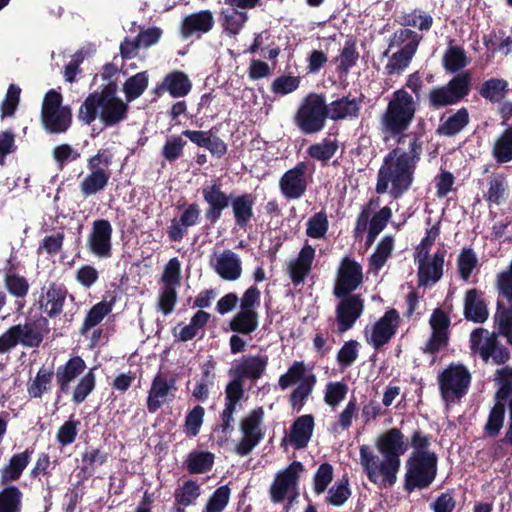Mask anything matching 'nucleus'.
Here are the masks:
<instances>
[{
  "label": "nucleus",
  "instance_id": "nucleus-36",
  "mask_svg": "<svg viewBox=\"0 0 512 512\" xmlns=\"http://www.w3.org/2000/svg\"><path fill=\"white\" fill-rule=\"evenodd\" d=\"M470 122L469 111L466 107H461L448 117L442 115L440 124L436 129L439 136L453 137L459 134Z\"/></svg>",
  "mask_w": 512,
  "mask_h": 512
},
{
  "label": "nucleus",
  "instance_id": "nucleus-54",
  "mask_svg": "<svg viewBox=\"0 0 512 512\" xmlns=\"http://www.w3.org/2000/svg\"><path fill=\"white\" fill-rule=\"evenodd\" d=\"M505 419V403L496 402L491 408L487 422L484 426L485 434L490 438H495L499 435Z\"/></svg>",
  "mask_w": 512,
  "mask_h": 512
},
{
  "label": "nucleus",
  "instance_id": "nucleus-21",
  "mask_svg": "<svg viewBox=\"0 0 512 512\" xmlns=\"http://www.w3.org/2000/svg\"><path fill=\"white\" fill-rule=\"evenodd\" d=\"M400 324V316L396 309L387 310L372 327L368 343L375 350L381 349L394 337Z\"/></svg>",
  "mask_w": 512,
  "mask_h": 512
},
{
  "label": "nucleus",
  "instance_id": "nucleus-34",
  "mask_svg": "<svg viewBox=\"0 0 512 512\" xmlns=\"http://www.w3.org/2000/svg\"><path fill=\"white\" fill-rule=\"evenodd\" d=\"M314 417L305 414L295 419L290 428L289 441L295 449L307 447L314 430Z\"/></svg>",
  "mask_w": 512,
  "mask_h": 512
},
{
  "label": "nucleus",
  "instance_id": "nucleus-47",
  "mask_svg": "<svg viewBox=\"0 0 512 512\" xmlns=\"http://www.w3.org/2000/svg\"><path fill=\"white\" fill-rule=\"evenodd\" d=\"M415 53L414 45H404V47L392 54L388 60L385 66L386 74L391 76L403 72L409 66Z\"/></svg>",
  "mask_w": 512,
  "mask_h": 512
},
{
  "label": "nucleus",
  "instance_id": "nucleus-46",
  "mask_svg": "<svg viewBox=\"0 0 512 512\" xmlns=\"http://www.w3.org/2000/svg\"><path fill=\"white\" fill-rule=\"evenodd\" d=\"M0 490V512H22L23 492L15 485H3Z\"/></svg>",
  "mask_w": 512,
  "mask_h": 512
},
{
  "label": "nucleus",
  "instance_id": "nucleus-48",
  "mask_svg": "<svg viewBox=\"0 0 512 512\" xmlns=\"http://www.w3.org/2000/svg\"><path fill=\"white\" fill-rule=\"evenodd\" d=\"M112 309L113 301L107 302L103 300L93 305L83 321L80 332L86 334L89 330L100 324Z\"/></svg>",
  "mask_w": 512,
  "mask_h": 512
},
{
  "label": "nucleus",
  "instance_id": "nucleus-57",
  "mask_svg": "<svg viewBox=\"0 0 512 512\" xmlns=\"http://www.w3.org/2000/svg\"><path fill=\"white\" fill-rule=\"evenodd\" d=\"M186 144L181 135H170L163 144L161 155L169 163H174L183 156Z\"/></svg>",
  "mask_w": 512,
  "mask_h": 512
},
{
  "label": "nucleus",
  "instance_id": "nucleus-31",
  "mask_svg": "<svg viewBox=\"0 0 512 512\" xmlns=\"http://www.w3.org/2000/svg\"><path fill=\"white\" fill-rule=\"evenodd\" d=\"M314 258L315 249L311 245L305 244L297 258L288 265V273L293 284L299 285L304 282L311 271Z\"/></svg>",
  "mask_w": 512,
  "mask_h": 512
},
{
  "label": "nucleus",
  "instance_id": "nucleus-9",
  "mask_svg": "<svg viewBox=\"0 0 512 512\" xmlns=\"http://www.w3.org/2000/svg\"><path fill=\"white\" fill-rule=\"evenodd\" d=\"M113 153L108 148H102L87 159V174L79 184V189L84 198L103 191L109 183L111 171L109 167L113 163Z\"/></svg>",
  "mask_w": 512,
  "mask_h": 512
},
{
  "label": "nucleus",
  "instance_id": "nucleus-6",
  "mask_svg": "<svg viewBox=\"0 0 512 512\" xmlns=\"http://www.w3.org/2000/svg\"><path fill=\"white\" fill-rule=\"evenodd\" d=\"M48 326L45 316H40L33 322L11 326L0 335V354L9 352L19 343L28 348L39 347L44 334L49 332Z\"/></svg>",
  "mask_w": 512,
  "mask_h": 512
},
{
  "label": "nucleus",
  "instance_id": "nucleus-41",
  "mask_svg": "<svg viewBox=\"0 0 512 512\" xmlns=\"http://www.w3.org/2000/svg\"><path fill=\"white\" fill-rule=\"evenodd\" d=\"M491 155L498 164L512 161V125L505 128L494 140Z\"/></svg>",
  "mask_w": 512,
  "mask_h": 512
},
{
  "label": "nucleus",
  "instance_id": "nucleus-45",
  "mask_svg": "<svg viewBox=\"0 0 512 512\" xmlns=\"http://www.w3.org/2000/svg\"><path fill=\"white\" fill-rule=\"evenodd\" d=\"M108 460V453L99 448H87L81 456L82 466L80 473L84 479L92 477L96 471L97 466L105 464Z\"/></svg>",
  "mask_w": 512,
  "mask_h": 512
},
{
  "label": "nucleus",
  "instance_id": "nucleus-1",
  "mask_svg": "<svg viewBox=\"0 0 512 512\" xmlns=\"http://www.w3.org/2000/svg\"><path fill=\"white\" fill-rule=\"evenodd\" d=\"M409 136L408 150L397 147L384 157L377 174L375 190L378 194L386 193L389 183L390 195L394 199L402 197L411 188L423 152V135L421 132H412Z\"/></svg>",
  "mask_w": 512,
  "mask_h": 512
},
{
  "label": "nucleus",
  "instance_id": "nucleus-10",
  "mask_svg": "<svg viewBox=\"0 0 512 512\" xmlns=\"http://www.w3.org/2000/svg\"><path fill=\"white\" fill-rule=\"evenodd\" d=\"M437 461L436 453L411 454L406 461L404 489L412 492L428 488L436 478Z\"/></svg>",
  "mask_w": 512,
  "mask_h": 512
},
{
  "label": "nucleus",
  "instance_id": "nucleus-63",
  "mask_svg": "<svg viewBox=\"0 0 512 512\" xmlns=\"http://www.w3.org/2000/svg\"><path fill=\"white\" fill-rule=\"evenodd\" d=\"M21 88L16 84H10L5 97L0 103L1 119L14 116L20 103Z\"/></svg>",
  "mask_w": 512,
  "mask_h": 512
},
{
  "label": "nucleus",
  "instance_id": "nucleus-26",
  "mask_svg": "<svg viewBox=\"0 0 512 512\" xmlns=\"http://www.w3.org/2000/svg\"><path fill=\"white\" fill-rule=\"evenodd\" d=\"M200 207L196 202L190 203L181 213L179 218H173L167 229L170 241L180 242L188 233V228L199 222Z\"/></svg>",
  "mask_w": 512,
  "mask_h": 512
},
{
  "label": "nucleus",
  "instance_id": "nucleus-15",
  "mask_svg": "<svg viewBox=\"0 0 512 512\" xmlns=\"http://www.w3.org/2000/svg\"><path fill=\"white\" fill-rule=\"evenodd\" d=\"M201 195L206 204L204 218L209 226H214L222 218L223 212L231 206L233 196L223 191L217 180L202 186Z\"/></svg>",
  "mask_w": 512,
  "mask_h": 512
},
{
  "label": "nucleus",
  "instance_id": "nucleus-51",
  "mask_svg": "<svg viewBox=\"0 0 512 512\" xmlns=\"http://www.w3.org/2000/svg\"><path fill=\"white\" fill-rule=\"evenodd\" d=\"M315 384L316 376L314 374H309L291 392L289 402L294 410H297L299 412L302 409V407L305 405L307 398L312 393Z\"/></svg>",
  "mask_w": 512,
  "mask_h": 512
},
{
  "label": "nucleus",
  "instance_id": "nucleus-53",
  "mask_svg": "<svg viewBox=\"0 0 512 512\" xmlns=\"http://www.w3.org/2000/svg\"><path fill=\"white\" fill-rule=\"evenodd\" d=\"M338 141L324 138L320 143L312 144L307 149V154L314 160L327 163L337 152Z\"/></svg>",
  "mask_w": 512,
  "mask_h": 512
},
{
  "label": "nucleus",
  "instance_id": "nucleus-24",
  "mask_svg": "<svg viewBox=\"0 0 512 512\" xmlns=\"http://www.w3.org/2000/svg\"><path fill=\"white\" fill-rule=\"evenodd\" d=\"M463 315L467 321L483 324L489 318L484 292L477 288L466 290L463 299Z\"/></svg>",
  "mask_w": 512,
  "mask_h": 512
},
{
  "label": "nucleus",
  "instance_id": "nucleus-7",
  "mask_svg": "<svg viewBox=\"0 0 512 512\" xmlns=\"http://www.w3.org/2000/svg\"><path fill=\"white\" fill-rule=\"evenodd\" d=\"M328 115L325 96L311 92L299 105L294 115V124L305 135L317 134L324 129Z\"/></svg>",
  "mask_w": 512,
  "mask_h": 512
},
{
  "label": "nucleus",
  "instance_id": "nucleus-52",
  "mask_svg": "<svg viewBox=\"0 0 512 512\" xmlns=\"http://www.w3.org/2000/svg\"><path fill=\"white\" fill-rule=\"evenodd\" d=\"M95 368H90L78 381L72 391V402L75 405L83 403L96 387Z\"/></svg>",
  "mask_w": 512,
  "mask_h": 512
},
{
  "label": "nucleus",
  "instance_id": "nucleus-30",
  "mask_svg": "<svg viewBox=\"0 0 512 512\" xmlns=\"http://www.w3.org/2000/svg\"><path fill=\"white\" fill-rule=\"evenodd\" d=\"M175 378L167 379L161 373L154 377L147 397V409L149 413H155L165 402L171 390H176Z\"/></svg>",
  "mask_w": 512,
  "mask_h": 512
},
{
  "label": "nucleus",
  "instance_id": "nucleus-29",
  "mask_svg": "<svg viewBox=\"0 0 512 512\" xmlns=\"http://www.w3.org/2000/svg\"><path fill=\"white\" fill-rule=\"evenodd\" d=\"M34 450L27 448L23 452L13 454L8 463L0 469V484L11 485L18 481L29 465Z\"/></svg>",
  "mask_w": 512,
  "mask_h": 512
},
{
  "label": "nucleus",
  "instance_id": "nucleus-64",
  "mask_svg": "<svg viewBox=\"0 0 512 512\" xmlns=\"http://www.w3.org/2000/svg\"><path fill=\"white\" fill-rule=\"evenodd\" d=\"M231 489L228 485L218 487L209 497L205 512H222L229 503Z\"/></svg>",
  "mask_w": 512,
  "mask_h": 512
},
{
  "label": "nucleus",
  "instance_id": "nucleus-5",
  "mask_svg": "<svg viewBox=\"0 0 512 512\" xmlns=\"http://www.w3.org/2000/svg\"><path fill=\"white\" fill-rule=\"evenodd\" d=\"M472 74L462 71L446 84L432 87L427 94L428 107L432 110L453 106L463 101L471 92Z\"/></svg>",
  "mask_w": 512,
  "mask_h": 512
},
{
  "label": "nucleus",
  "instance_id": "nucleus-55",
  "mask_svg": "<svg viewBox=\"0 0 512 512\" xmlns=\"http://www.w3.org/2000/svg\"><path fill=\"white\" fill-rule=\"evenodd\" d=\"M352 491L349 486V479L344 476L342 479L336 481L334 485L328 490V496L325 502L328 505L340 507L350 498Z\"/></svg>",
  "mask_w": 512,
  "mask_h": 512
},
{
  "label": "nucleus",
  "instance_id": "nucleus-58",
  "mask_svg": "<svg viewBox=\"0 0 512 512\" xmlns=\"http://www.w3.org/2000/svg\"><path fill=\"white\" fill-rule=\"evenodd\" d=\"M236 411V407L225 405L223 411L220 413L221 423L216 425L214 431L217 433V443L223 445L226 443L234 430L233 414Z\"/></svg>",
  "mask_w": 512,
  "mask_h": 512
},
{
  "label": "nucleus",
  "instance_id": "nucleus-56",
  "mask_svg": "<svg viewBox=\"0 0 512 512\" xmlns=\"http://www.w3.org/2000/svg\"><path fill=\"white\" fill-rule=\"evenodd\" d=\"M200 485L195 480H187L174 492V504L193 505L200 496Z\"/></svg>",
  "mask_w": 512,
  "mask_h": 512
},
{
  "label": "nucleus",
  "instance_id": "nucleus-19",
  "mask_svg": "<svg viewBox=\"0 0 512 512\" xmlns=\"http://www.w3.org/2000/svg\"><path fill=\"white\" fill-rule=\"evenodd\" d=\"M336 306V333L342 334L350 330L364 311V300L361 295H347L338 297Z\"/></svg>",
  "mask_w": 512,
  "mask_h": 512
},
{
  "label": "nucleus",
  "instance_id": "nucleus-42",
  "mask_svg": "<svg viewBox=\"0 0 512 512\" xmlns=\"http://www.w3.org/2000/svg\"><path fill=\"white\" fill-rule=\"evenodd\" d=\"M259 314L257 311H238L229 321V328L237 334L250 335L257 328L259 324Z\"/></svg>",
  "mask_w": 512,
  "mask_h": 512
},
{
  "label": "nucleus",
  "instance_id": "nucleus-14",
  "mask_svg": "<svg viewBox=\"0 0 512 512\" xmlns=\"http://www.w3.org/2000/svg\"><path fill=\"white\" fill-rule=\"evenodd\" d=\"M264 417V411L262 407L253 409L240 424V429L243 434L241 440L235 447V452L239 456L249 455L253 449L262 441L264 438V432L262 431V422Z\"/></svg>",
  "mask_w": 512,
  "mask_h": 512
},
{
  "label": "nucleus",
  "instance_id": "nucleus-2",
  "mask_svg": "<svg viewBox=\"0 0 512 512\" xmlns=\"http://www.w3.org/2000/svg\"><path fill=\"white\" fill-rule=\"evenodd\" d=\"M378 452L384 457L380 461L369 445L363 444L359 448L360 464L370 482L383 486H392L397 481V473L401 466L400 457L408 450L405 436L398 428H390L380 434L375 440Z\"/></svg>",
  "mask_w": 512,
  "mask_h": 512
},
{
  "label": "nucleus",
  "instance_id": "nucleus-28",
  "mask_svg": "<svg viewBox=\"0 0 512 512\" xmlns=\"http://www.w3.org/2000/svg\"><path fill=\"white\" fill-rule=\"evenodd\" d=\"M214 17L210 10H202L187 15L181 23V35L188 39L194 35L199 38L202 34H206L214 27Z\"/></svg>",
  "mask_w": 512,
  "mask_h": 512
},
{
  "label": "nucleus",
  "instance_id": "nucleus-18",
  "mask_svg": "<svg viewBox=\"0 0 512 512\" xmlns=\"http://www.w3.org/2000/svg\"><path fill=\"white\" fill-rule=\"evenodd\" d=\"M113 227L107 219L93 221L91 232L88 235L86 246L94 256L107 259L112 256Z\"/></svg>",
  "mask_w": 512,
  "mask_h": 512
},
{
  "label": "nucleus",
  "instance_id": "nucleus-8",
  "mask_svg": "<svg viewBox=\"0 0 512 512\" xmlns=\"http://www.w3.org/2000/svg\"><path fill=\"white\" fill-rule=\"evenodd\" d=\"M63 96L55 89L46 92L41 106V123L49 134H63L72 125V109L62 105Z\"/></svg>",
  "mask_w": 512,
  "mask_h": 512
},
{
  "label": "nucleus",
  "instance_id": "nucleus-16",
  "mask_svg": "<svg viewBox=\"0 0 512 512\" xmlns=\"http://www.w3.org/2000/svg\"><path fill=\"white\" fill-rule=\"evenodd\" d=\"M74 300V296L69 294L67 287L63 283L55 281L42 286L41 293L37 301L38 308L49 318H56L62 312L67 297Z\"/></svg>",
  "mask_w": 512,
  "mask_h": 512
},
{
  "label": "nucleus",
  "instance_id": "nucleus-40",
  "mask_svg": "<svg viewBox=\"0 0 512 512\" xmlns=\"http://www.w3.org/2000/svg\"><path fill=\"white\" fill-rule=\"evenodd\" d=\"M54 370L42 366L36 373L33 380L27 383V393L31 399H41L45 393L52 388Z\"/></svg>",
  "mask_w": 512,
  "mask_h": 512
},
{
  "label": "nucleus",
  "instance_id": "nucleus-35",
  "mask_svg": "<svg viewBox=\"0 0 512 512\" xmlns=\"http://www.w3.org/2000/svg\"><path fill=\"white\" fill-rule=\"evenodd\" d=\"M267 365V355L244 356L241 362L234 367L233 373L241 380L245 378L257 380L264 374Z\"/></svg>",
  "mask_w": 512,
  "mask_h": 512
},
{
  "label": "nucleus",
  "instance_id": "nucleus-44",
  "mask_svg": "<svg viewBox=\"0 0 512 512\" xmlns=\"http://www.w3.org/2000/svg\"><path fill=\"white\" fill-rule=\"evenodd\" d=\"M248 21V14L238 9L227 8L220 12L221 25L228 34L237 35Z\"/></svg>",
  "mask_w": 512,
  "mask_h": 512
},
{
  "label": "nucleus",
  "instance_id": "nucleus-13",
  "mask_svg": "<svg viewBox=\"0 0 512 512\" xmlns=\"http://www.w3.org/2000/svg\"><path fill=\"white\" fill-rule=\"evenodd\" d=\"M304 470V465L300 461H293L284 470L279 471L270 487L271 501L281 503L289 498L291 503L298 496L300 475Z\"/></svg>",
  "mask_w": 512,
  "mask_h": 512
},
{
  "label": "nucleus",
  "instance_id": "nucleus-20",
  "mask_svg": "<svg viewBox=\"0 0 512 512\" xmlns=\"http://www.w3.org/2000/svg\"><path fill=\"white\" fill-rule=\"evenodd\" d=\"M307 163L298 162L279 179L281 194L288 200L301 198L307 191Z\"/></svg>",
  "mask_w": 512,
  "mask_h": 512
},
{
  "label": "nucleus",
  "instance_id": "nucleus-59",
  "mask_svg": "<svg viewBox=\"0 0 512 512\" xmlns=\"http://www.w3.org/2000/svg\"><path fill=\"white\" fill-rule=\"evenodd\" d=\"M467 65L465 51L460 46H450L443 56V66L447 72L455 73Z\"/></svg>",
  "mask_w": 512,
  "mask_h": 512
},
{
  "label": "nucleus",
  "instance_id": "nucleus-61",
  "mask_svg": "<svg viewBox=\"0 0 512 512\" xmlns=\"http://www.w3.org/2000/svg\"><path fill=\"white\" fill-rule=\"evenodd\" d=\"M394 247V238L391 235L384 236L377 244L375 252L370 257V264L375 270H380L391 256Z\"/></svg>",
  "mask_w": 512,
  "mask_h": 512
},
{
  "label": "nucleus",
  "instance_id": "nucleus-4",
  "mask_svg": "<svg viewBox=\"0 0 512 512\" xmlns=\"http://www.w3.org/2000/svg\"><path fill=\"white\" fill-rule=\"evenodd\" d=\"M416 111L417 102L413 96L403 88L395 90L380 119L382 132L398 144L403 143Z\"/></svg>",
  "mask_w": 512,
  "mask_h": 512
},
{
  "label": "nucleus",
  "instance_id": "nucleus-32",
  "mask_svg": "<svg viewBox=\"0 0 512 512\" xmlns=\"http://www.w3.org/2000/svg\"><path fill=\"white\" fill-rule=\"evenodd\" d=\"M214 271L226 281H235L241 277L242 263L240 257L232 250H224L212 264Z\"/></svg>",
  "mask_w": 512,
  "mask_h": 512
},
{
  "label": "nucleus",
  "instance_id": "nucleus-17",
  "mask_svg": "<svg viewBox=\"0 0 512 512\" xmlns=\"http://www.w3.org/2000/svg\"><path fill=\"white\" fill-rule=\"evenodd\" d=\"M362 281V266L353 258L344 257L338 269L334 295L336 297L353 295L352 292L361 285Z\"/></svg>",
  "mask_w": 512,
  "mask_h": 512
},
{
  "label": "nucleus",
  "instance_id": "nucleus-11",
  "mask_svg": "<svg viewBox=\"0 0 512 512\" xmlns=\"http://www.w3.org/2000/svg\"><path fill=\"white\" fill-rule=\"evenodd\" d=\"M471 381V373L463 363H450L437 376L441 398L445 402L461 400L468 393Z\"/></svg>",
  "mask_w": 512,
  "mask_h": 512
},
{
  "label": "nucleus",
  "instance_id": "nucleus-3",
  "mask_svg": "<svg viewBox=\"0 0 512 512\" xmlns=\"http://www.w3.org/2000/svg\"><path fill=\"white\" fill-rule=\"evenodd\" d=\"M118 85L110 81L100 91L90 93L81 104L78 119L90 125L97 117L105 127H113L128 118L129 105L117 97Z\"/></svg>",
  "mask_w": 512,
  "mask_h": 512
},
{
  "label": "nucleus",
  "instance_id": "nucleus-37",
  "mask_svg": "<svg viewBox=\"0 0 512 512\" xmlns=\"http://www.w3.org/2000/svg\"><path fill=\"white\" fill-rule=\"evenodd\" d=\"M493 320L497 331L490 334H495L496 338L503 336L507 344L512 346V305L506 306L498 299Z\"/></svg>",
  "mask_w": 512,
  "mask_h": 512
},
{
  "label": "nucleus",
  "instance_id": "nucleus-23",
  "mask_svg": "<svg viewBox=\"0 0 512 512\" xmlns=\"http://www.w3.org/2000/svg\"><path fill=\"white\" fill-rule=\"evenodd\" d=\"M85 369L86 363L80 356H73L64 364L57 367L54 372L58 388L56 392L57 400H59L62 395L70 393L71 383L82 375Z\"/></svg>",
  "mask_w": 512,
  "mask_h": 512
},
{
  "label": "nucleus",
  "instance_id": "nucleus-25",
  "mask_svg": "<svg viewBox=\"0 0 512 512\" xmlns=\"http://www.w3.org/2000/svg\"><path fill=\"white\" fill-rule=\"evenodd\" d=\"M445 249H438L432 259L417 258L418 261V285L426 287L430 283L438 282L443 275Z\"/></svg>",
  "mask_w": 512,
  "mask_h": 512
},
{
  "label": "nucleus",
  "instance_id": "nucleus-62",
  "mask_svg": "<svg viewBox=\"0 0 512 512\" xmlns=\"http://www.w3.org/2000/svg\"><path fill=\"white\" fill-rule=\"evenodd\" d=\"M329 229L328 216L321 210L311 216L306 223V234L313 239L323 238Z\"/></svg>",
  "mask_w": 512,
  "mask_h": 512
},
{
  "label": "nucleus",
  "instance_id": "nucleus-39",
  "mask_svg": "<svg viewBox=\"0 0 512 512\" xmlns=\"http://www.w3.org/2000/svg\"><path fill=\"white\" fill-rule=\"evenodd\" d=\"M487 186L484 199L489 206L492 204L500 205L506 201L509 196V185L504 174L498 173L491 177Z\"/></svg>",
  "mask_w": 512,
  "mask_h": 512
},
{
  "label": "nucleus",
  "instance_id": "nucleus-43",
  "mask_svg": "<svg viewBox=\"0 0 512 512\" xmlns=\"http://www.w3.org/2000/svg\"><path fill=\"white\" fill-rule=\"evenodd\" d=\"M215 461V455L210 451H191L184 461V466L190 474L209 472Z\"/></svg>",
  "mask_w": 512,
  "mask_h": 512
},
{
  "label": "nucleus",
  "instance_id": "nucleus-60",
  "mask_svg": "<svg viewBox=\"0 0 512 512\" xmlns=\"http://www.w3.org/2000/svg\"><path fill=\"white\" fill-rule=\"evenodd\" d=\"M4 284L7 291L16 298H24L29 291L28 280L12 268L4 276Z\"/></svg>",
  "mask_w": 512,
  "mask_h": 512
},
{
  "label": "nucleus",
  "instance_id": "nucleus-50",
  "mask_svg": "<svg viewBox=\"0 0 512 512\" xmlns=\"http://www.w3.org/2000/svg\"><path fill=\"white\" fill-rule=\"evenodd\" d=\"M360 55L356 48V42L352 39L347 40L341 49L335 62H338L337 72L347 75L350 70L357 64Z\"/></svg>",
  "mask_w": 512,
  "mask_h": 512
},
{
  "label": "nucleus",
  "instance_id": "nucleus-12",
  "mask_svg": "<svg viewBox=\"0 0 512 512\" xmlns=\"http://www.w3.org/2000/svg\"><path fill=\"white\" fill-rule=\"evenodd\" d=\"M470 350L473 355H478L484 362H491L495 365H504L511 358L510 350L504 346L495 334L483 328H475L470 333Z\"/></svg>",
  "mask_w": 512,
  "mask_h": 512
},
{
  "label": "nucleus",
  "instance_id": "nucleus-38",
  "mask_svg": "<svg viewBox=\"0 0 512 512\" xmlns=\"http://www.w3.org/2000/svg\"><path fill=\"white\" fill-rule=\"evenodd\" d=\"M509 91V83L503 78L487 79L479 88L480 96L492 104L501 103L507 97Z\"/></svg>",
  "mask_w": 512,
  "mask_h": 512
},
{
  "label": "nucleus",
  "instance_id": "nucleus-49",
  "mask_svg": "<svg viewBox=\"0 0 512 512\" xmlns=\"http://www.w3.org/2000/svg\"><path fill=\"white\" fill-rule=\"evenodd\" d=\"M148 83L149 75L147 71L138 72L129 77L123 85L126 101L129 103L139 98L147 89Z\"/></svg>",
  "mask_w": 512,
  "mask_h": 512
},
{
  "label": "nucleus",
  "instance_id": "nucleus-22",
  "mask_svg": "<svg viewBox=\"0 0 512 512\" xmlns=\"http://www.w3.org/2000/svg\"><path fill=\"white\" fill-rule=\"evenodd\" d=\"M192 82L189 76L181 70H172L167 73L163 80L156 84L152 93L161 97L168 93L172 98H183L192 90Z\"/></svg>",
  "mask_w": 512,
  "mask_h": 512
},
{
  "label": "nucleus",
  "instance_id": "nucleus-27",
  "mask_svg": "<svg viewBox=\"0 0 512 512\" xmlns=\"http://www.w3.org/2000/svg\"><path fill=\"white\" fill-rule=\"evenodd\" d=\"M255 196L251 193H242L231 199V210L235 227L247 231L254 218Z\"/></svg>",
  "mask_w": 512,
  "mask_h": 512
},
{
  "label": "nucleus",
  "instance_id": "nucleus-33",
  "mask_svg": "<svg viewBox=\"0 0 512 512\" xmlns=\"http://www.w3.org/2000/svg\"><path fill=\"white\" fill-rule=\"evenodd\" d=\"M362 102V98H351L350 94L338 98L328 105V116L333 121L358 118Z\"/></svg>",
  "mask_w": 512,
  "mask_h": 512
}]
</instances>
